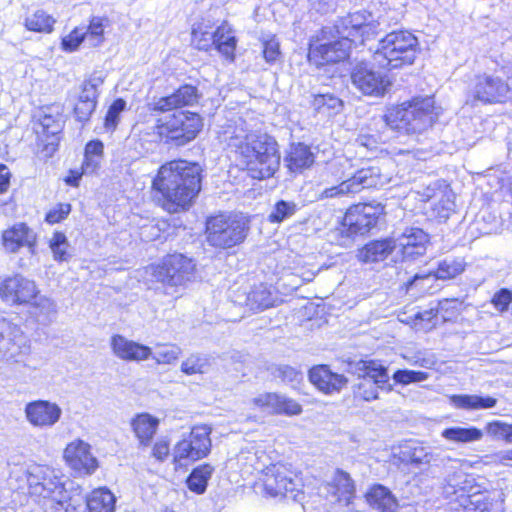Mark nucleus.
<instances>
[{"label": "nucleus", "mask_w": 512, "mask_h": 512, "mask_svg": "<svg viewBox=\"0 0 512 512\" xmlns=\"http://www.w3.org/2000/svg\"><path fill=\"white\" fill-rule=\"evenodd\" d=\"M102 84L103 79L96 76L82 83L81 91L74 106V117L78 122L85 124L90 120L98 103V87Z\"/></svg>", "instance_id": "obj_17"}, {"label": "nucleus", "mask_w": 512, "mask_h": 512, "mask_svg": "<svg viewBox=\"0 0 512 512\" xmlns=\"http://www.w3.org/2000/svg\"><path fill=\"white\" fill-rule=\"evenodd\" d=\"M68 247L69 243L66 235L62 232H55L50 240V248L53 252L54 260L59 262L68 261L71 257L67 251Z\"/></svg>", "instance_id": "obj_50"}, {"label": "nucleus", "mask_w": 512, "mask_h": 512, "mask_svg": "<svg viewBox=\"0 0 512 512\" xmlns=\"http://www.w3.org/2000/svg\"><path fill=\"white\" fill-rule=\"evenodd\" d=\"M253 403L273 414L295 416L302 412V406L298 402L278 393L260 394L253 399Z\"/></svg>", "instance_id": "obj_24"}, {"label": "nucleus", "mask_w": 512, "mask_h": 512, "mask_svg": "<svg viewBox=\"0 0 512 512\" xmlns=\"http://www.w3.org/2000/svg\"><path fill=\"white\" fill-rule=\"evenodd\" d=\"M375 66L373 61L357 62L350 73L351 83L363 95L382 97L392 83L385 73L376 71Z\"/></svg>", "instance_id": "obj_9"}, {"label": "nucleus", "mask_w": 512, "mask_h": 512, "mask_svg": "<svg viewBox=\"0 0 512 512\" xmlns=\"http://www.w3.org/2000/svg\"><path fill=\"white\" fill-rule=\"evenodd\" d=\"M108 23L109 20L105 17H93L89 26L84 28L87 41L91 46L97 47L103 42L104 29Z\"/></svg>", "instance_id": "obj_47"}, {"label": "nucleus", "mask_w": 512, "mask_h": 512, "mask_svg": "<svg viewBox=\"0 0 512 512\" xmlns=\"http://www.w3.org/2000/svg\"><path fill=\"white\" fill-rule=\"evenodd\" d=\"M315 161L310 147L304 143H291L284 157L285 166L293 173L310 168Z\"/></svg>", "instance_id": "obj_29"}, {"label": "nucleus", "mask_w": 512, "mask_h": 512, "mask_svg": "<svg viewBox=\"0 0 512 512\" xmlns=\"http://www.w3.org/2000/svg\"><path fill=\"white\" fill-rule=\"evenodd\" d=\"M343 178H346L344 173L336 177V180L341 182L338 185L331 186L323 189L318 196L319 200L328 199V198H340L346 195H349V189L346 187V183H344Z\"/></svg>", "instance_id": "obj_59"}, {"label": "nucleus", "mask_w": 512, "mask_h": 512, "mask_svg": "<svg viewBox=\"0 0 512 512\" xmlns=\"http://www.w3.org/2000/svg\"><path fill=\"white\" fill-rule=\"evenodd\" d=\"M84 506V512L86 509L89 512H114L116 498L114 494L107 488L95 489L88 496L86 501L79 497Z\"/></svg>", "instance_id": "obj_35"}, {"label": "nucleus", "mask_w": 512, "mask_h": 512, "mask_svg": "<svg viewBox=\"0 0 512 512\" xmlns=\"http://www.w3.org/2000/svg\"><path fill=\"white\" fill-rule=\"evenodd\" d=\"M461 303L457 299H443L439 301L437 309L442 313L444 321L455 318L460 310Z\"/></svg>", "instance_id": "obj_60"}, {"label": "nucleus", "mask_w": 512, "mask_h": 512, "mask_svg": "<svg viewBox=\"0 0 512 512\" xmlns=\"http://www.w3.org/2000/svg\"><path fill=\"white\" fill-rule=\"evenodd\" d=\"M311 106L318 113L337 114L342 110L343 102L340 98L331 93L313 95Z\"/></svg>", "instance_id": "obj_43"}, {"label": "nucleus", "mask_w": 512, "mask_h": 512, "mask_svg": "<svg viewBox=\"0 0 512 512\" xmlns=\"http://www.w3.org/2000/svg\"><path fill=\"white\" fill-rule=\"evenodd\" d=\"M310 382L325 394L339 393L348 383V379L333 372L328 365H317L309 370Z\"/></svg>", "instance_id": "obj_23"}, {"label": "nucleus", "mask_w": 512, "mask_h": 512, "mask_svg": "<svg viewBox=\"0 0 512 512\" xmlns=\"http://www.w3.org/2000/svg\"><path fill=\"white\" fill-rule=\"evenodd\" d=\"M233 301L252 311H261L274 306L275 297L268 286L259 284L249 291L238 292Z\"/></svg>", "instance_id": "obj_26"}, {"label": "nucleus", "mask_w": 512, "mask_h": 512, "mask_svg": "<svg viewBox=\"0 0 512 512\" xmlns=\"http://www.w3.org/2000/svg\"><path fill=\"white\" fill-rule=\"evenodd\" d=\"M399 460L413 468L423 469L432 462L438 460L430 447L424 446L415 441H409L400 448Z\"/></svg>", "instance_id": "obj_27"}, {"label": "nucleus", "mask_w": 512, "mask_h": 512, "mask_svg": "<svg viewBox=\"0 0 512 512\" xmlns=\"http://www.w3.org/2000/svg\"><path fill=\"white\" fill-rule=\"evenodd\" d=\"M181 349L176 345H164L159 347L152 357L159 364H171L178 359Z\"/></svg>", "instance_id": "obj_57"}, {"label": "nucleus", "mask_w": 512, "mask_h": 512, "mask_svg": "<svg viewBox=\"0 0 512 512\" xmlns=\"http://www.w3.org/2000/svg\"><path fill=\"white\" fill-rule=\"evenodd\" d=\"M200 98L197 87L185 84L180 86L171 95L161 97L150 104L154 112H168L183 106H193Z\"/></svg>", "instance_id": "obj_21"}, {"label": "nucleus", "mask_w": 512, "mask_h": 512, "mask_svg": "<svg viewBox=\"0 0 512 512\" xmlns=\"http://www.w3.org/2000/svg\"><path fill=\"white\" fill-rule=\"evenodd\" d=\"M263 483L265 490L271 496H288V494H291L294 500H297V496L303 487L301 477L281 464L267 468Z\"/></svg>", "instance_id": "obj_13"}, {"label": "nucleus", "mask_w": 512, "mask_h": 512, "mask_svg": "<svg viewBox=\"0 0 512 512\" xmlns=\"http://www.w3.org/2000/svg\"><path fill=\"white\" fill-rule=\"evenodd\" d=\"M392 379L396 384L409 385L419 383L428 379V373L408 369H398L394 372Z\"/></svg>", "instance_id": "obj_54"}, {"label": "nucleus", "mask_w": 512, "mask_h": 512, "mask_svg": "<svg viewBox=\"0 0 512 512\" xmlns=\"http://www.w3.org/2000/svg\"><path fill=\"white\" fill-rule=\"evenodd\" d=\"M39 126L41 131L37 130V133L45 135L47 140L51 138L47 146H50L51 150L54 151L59 140L58 135L62 131V115L58 112L52 113L50 109L44 110L39 115Z\"/></svg>", "instance_id": "obj_34"}, {"label": "nucleus", "mask_w": 512, "mask_h": 512, "mask_svg": "<svg viewBox=\"0 0 512 512\" xmlns=\"http://www.w3.org/2000/svg\"><path fill=\"white\" fill-rule=\"evenodd\" d=\"M382 208L371 204H358L350 207L342 221L341 233L348 237L364 235L377 224Z\"/></svg>", "instance_id": "obj_14"}, {"label": "nucleus", "mask_w": 512, "mask_h": 512, "mask_svg": "<svg viewBox=\"0 0 512 512\" xmlns=\"http://www.w3.org/2000/svg\"><path fill=\"white\" fill-rule=\"evenodd\" d=\"M446 469L443 491L447 497L456 495L458 492L470 493L474 490V478L463 472L459 467V461L450 457L440 459Z\"/></svg>", "instance_id": "obj_18"}, {"label": "nucleus", "mask_w": 512, "mask_h": 512, "mask_svg": "<svg viewBox=\"0 0 512 512\" xmlns=\"http://www.w3.org/2000/svg\"><path fill=\"white\" fill-rule=\"evenodd\" d=\"M347 16V22L354 28L357 38H361V43L364 42V36L368 35L372 30L371 24H369L368 18L370 14L366 11H358L355 13H350Z\"/></svg>", "instance_id": "obj_49"}, {"label": "nucleus", "mask_w": 512, "mask_h": 512, "mask_svg": "<svg viewBox=\"0 0 512 512\" xmlns=\"http://www.w3.org/2000/svg\"><path fill=\"white\" fill-rule=\"evenodd\" d=\"M37 294L35 282L20 274L8 277L0 284V297L13 304L29 303Z\"/></svg>", "instance_id": "obj_16"}, {"label": "nucleus", "mask_w": 512, "mask_h": 512, "mask_svg": "<svg viewBox=\"0 0 512 512\" xmlns=\"http://www.w3.org/2000/svg\"><path fill=\"white\" fill-rule=\"evenodd\" d=\"M192 44L198 49L209 51L214 47L213 32L203 30L201 25L192 30Z\"/></svg>", "instance_id": "obj_56"}, {"label": "nucleus", "mask_w": 512, "mask_h": 512, "mask_svg": "<svg viewBox=\"0 0 512 512\" xmlns=\"http://www.w3.org/2000/svg\"><path fill=\"white\" fill-rule=\"evenodd\" d=\"M396 249L394 239L386 238L367 243L359 250L358 258L365 263H373L385 260Z\"/></svg>", "instance_id": "obj_32"}, {"label": "nucleus", "mask_w": 512, "mask_h": 512, "mask_svg": "<svg viewBox=\"0 0 512 512\" xmlns=\"http://www.w3.org/2000/svg\"><path fill=\"white\" fill-rule=\"evenodd\" d=\"M27 483L31 495L38 496L44 512H84L79 496H71L55 470L47 466L29 469Z\"/></svg>", "instance_id": "obj_3"}, {"label": "nucleus", "mask_w": 512, "mask_h": 512, "mask_svg": "<svg viewBox=\"0 0 512 512\" xmlns=\"http://www.w3.org/2000/svg\"><path fill=\"white\" fill-rule=\"evenodd\" d=\"M202 118L197 113L178 112L173 114L160 128V135L173 141L177 146H183L196 138L202 129Z\"/></svg>", "instance_id": "obj_10"}, {"label": "nucleus", "mask_w": 512, "mask_h": 512, "mask_svg": "<svg viewBox=\"0 0 512 512\" xmlns=\"http://www.w3.org/2000/svg\"><path fill=\"white\" fill-rule=\"evenodd\" d=\"M70 212L71 205L69 203H59L47 212L45 221L49 224L59 223L66 219Z\"/></svg>", "instance_id": "obj_61"}, {"label": "nucleus", "mask_w": 512, "mask_h": 512, "mask_svg": "<svg viewBox=\"0 0 512 512\" xmlns=\"http://www.w3.org/2000/svg\"><path fill=\"white\" fill-rule=\"evenodd\" d=\"M347 16H343L338 18L333 26H325L322 28V37L323 39H329L328 35L335 37L337 39H346L349 41L351 45L356 41V33L354 28L350 26V24L346 21Z\"/></svg>", "instance_id": "obj_42"}, {"label": "nucleus", "mask_w": 512, "mask_h": 512, "mask_svg": "<svg viewBox=\"0 0 512 512\" xmlns=\"http://www.w3.org/2000/svg\"><path fill=\"white\" fill-rule=\"evenodd\" d=\"M202 168L197 163L174 160L163 164L152 181L163 209L169 213L187 211L201 190Z\"/></svg>", "instance_id": "obj_1"}, {"label": "nucleus", "mask_w": 512, "mask_h": 512, "mask_svg": "<svg viewBox=\"0 0 512 512\" xmlns=\"http://www.w3.org/2000/svg\"><path fill=\"white\" fill-rule=\"evenodd\" d=\"M465 269L463 258L447 257L438 263L437 270L433 273L436 279L448 280L455 278Z\"/></svg>", "instance_id": "obj_45"}, {"label": "nucleus", "mask_w": 512, "mask_h": 512, "mask_svg": "<svg viewBox=\"0 0 512 512\" xmlns=\"http://www.w3.org/2000/svg\"><path fill=\"white\" fill-rule=\"evenodd\" d=\"M132 427L140 443L147 445L156 433L158 420L149 414H141L133 420Z\"/></svg>", "instance_id": "obj_39"}, {"label": "nucleus", "mask_w": 512, "mask_h": 512, "mask_svg": "<svg viewBox=\"0 0 512 512\" xmlns=\"http://www.w3.org/2000/svg\"><path fill=\"white\" fill-rule=\"evenodd\" d=\"M491 302L499 312H504L512 302V292L503 288L494 294Z\"/></svg>", "instance_id": "obj_64"}, {"label": "nucleus", "mask_w": 512, "mask_h": 512, "mask_svg": "<svg viewBox=\"0 0 512 512\" xmlns=\"http://www.w3.org/2000/svg\"><path fill=\"white\" fill-rule=\"evenodd\" d=\"M441 435L452 442L470 443L481 440L483 432L476 427H450L444 429Z\"/></svg>", "instance_id": "obj_41"}, {"label": "nucleus", "mask_w": 512, "mask_h": 512, "mask_svg": "<svg viewBox=\"0 0 512 512\" xmlns=\"http://www.w3.org/2000/svg\"><path fill=\"white\" fill-rule=\"evenodd\" d=\"M263 57L271 65L281 57L280 44L274 37L263 42Z\"/></svg>", "instance_id": "obj_62"}, {"label": "nucleus", "mask_w": 512, "mask_h": 512, "mask_svg": "<svg viewBox=\"0 0 512 512\" xmlns=\"http://www.w3.org/2000/svg\"><path fill=\"white\" fill-rule=\"evenodd\" d=\"M84 40H87L84 28H75L62 39V48L67 52H73L78 49Z\"/></svg>", "instance_id": "obj_58"}, {"label": "nucleus", "mask_w": 512, "mask_h": 512, "mask_svg": "<svg viewBox=\"0 0 512 512\" xmlns=\"http://www.w3.org/2000/svg\"><path fill=\"white\" fill-rule=\"evenodd\" d=\"M2 243L7 252L16 253L27 247L31 254L35 252L36 234L26 224H15L2 233Z\"/></svg>", "instance_id": "obj_25"}, {"label": "nucleus", "mask_w": 512, "mask_h": 512, "mask_svg": "<svg viewBox=\"0 0 512 512\" xmlns=\"http://www.w3.org/2000/svg\"><path fill=\"white\" fill-rule=\"evenodd\" d=\"M346 177V179L343 178V181L349 189V194H356L363 189L377 186L380 178V170L377 167L361 168L351 176L346 175Z\"/></svg>", "instance_id": "obj_31"}, {"label": "nucleus", "mask_w": 512, "mask_h": 512, "mask_svg": "<svg viewBox=\"0 0 512 512\" xmlns=\"http://www.w3.org/2000/svg\"><path fill=\"white\" fill-rule=\"evenodd\" d=\"M432 97H414L397 106L391 107L385 114L386 124L407 135L421 134L436 120Z\"/></svg>", "instance_id": "obj_4"}, {"label": "nucleus", "mask_w": 512, "mask_h": 512, "mask_svg": "<svg viewBox=\"0 0 512 512\" xmlns=\"http://www.w3.org/2000/svg\"><path fill=\"white\" fill-rule=\"evenodd\" d=\"M418 39L409 31L388 33L379 40L372 54L374 65L380 69H401L414 63L418 52Z\"/></svg>", "instance_id": "obj_5"}, {"label": "nucleus", "mask_w": 512, "mask_h": 512, "mask_svg": "<svg viewBox=\"0 0 512 512\" xmlns=\"http://www.w3.org/2000/svg\"><path fill=\"white\" fill-rule=\"evenodd\" d=\"M511 92L512 76L509 83H505L499 77L486 74L477 76L471 89L474 99L483 103L502 102L510 97Z\"/></svg>", "instance_id": "obj_15"}, {"label": "nucleus", "mask_w": 512, "mask_h": 512, "mask_svg": "<svg viewBox=\"0 0 512 512\" xmlns=\"http://www.w3.org/2000/svg\"><path fill=\"white\" fill-rule=\"evenodd\" d=\"M111 347L118 358L127 361H142L152 355L150 347L128 340L122 335H114L112 337Z\"/></svg>", "instance_id": "obj_28"}, {"label": "nucleus", "mask_w": 512, "mask_h": 512, "mask_svg": "<svg viewBox=\"0 0 512 512\" xmlns=\"http://www.w3.org/2000/svg\"><path fill=\"white\" fill-rule=\"evenodd\" d=\"M439 314L437 308H430L424 311H419L413 316V326L418 330L429 331L435 327L434 319Z\"/></svg>", "instance_id": "obj_53"}, {"label": "nucleus", "mask_w": 512, "mask_h": 512, "mask_svg": "<svg viewBox=\"0 0 512 512\" xmlns=\"http://www.w3.org/2000/svg\"><path fill=\"white\" fill-rule=\"evenodd\" d=\"M368 504L380 512H397L399 504L389 488L381 484L373 485L366 493Z\"/></svg>", "instance_id": "obj_30"}, {"label": "nucleus", "mask_w": 512, "mask_h": 512, "mask_svg": "<svg viewBox=\"0 0 512 512\" xmlns=\"http://www.w3.org/2000/svg\"><path fill=\"white\" fill-rule=\"evenodd\" d=\"M227 145L240 158L253 179L270 178L279 169L278 143L267 133L240 131L229 137Z\"/></svg>", "instance_id": "obj_2"}, {"label": "nucleus", "mask_w": 512, "mask_h": 512, "mask_svg": "<svg viewBox=\"0 0 512 512\" xmlns=\"http://www.w3.org/2000/svg\"><path fill=\"white\" fill-rule=\"evenodd\" d=\"M126 109V101L117 98L108 108L104 120V127L107 131H114L119 123L121 113Z\"/></svg>", "instance_id": "obj_51"}, {"label": "nucleus", "mask_w": 512, "mask_h": 512, "mask_svg": "<svg viewBox=\"0 0 512 512\" xmlns=\"http://www.w3.org/2000/svg\"><path fill=\"white\" fill-rule=\"evenodd\" d=\"M214 48L227 60L234 61L237 38L230 25L222 23L213 31Z\"/></svg>", "instance_id": "obj_33"}, {"label": "nucleus", "mask_w": 512, "mask_h": 512, "mask_svg": "<svg viewBox=\"0 0 512 512\" xmlns=\"http://www.w3.org/2000/svg\"><path fill=\"white\" fill-rule=\"evenodd\" d=\"M27 421L34 427L50 428L54 426L62 415V409L53 402L36 400L25 406Z\"/></svg>", "instance_id": "obj_19"}, {"label": "nucleus", "mask_w": 512, "mask_h": 512, "mask_svg": "<svg viewBox=\"0 0 512 512\" xmlns=\"http://www.w3.org/2000/svg\"><path fill=\"white\" fill-rule=\"evenodd\" d=\"M210 363L207 358L199 355H191L182 362L181 371L187 375L197 373H206L209 370Z\"/></svg>", "instance_id": "obj_52"}, {"label": "nucleus", "mask_w": 512, "mask_h": 512, "mask_svg": "<svg viewBox=\"0 0 512 512\" xmlns=\"http://www.w3.org/2000/svg\"><path fill=\"white\" fill-rule=\"evenodd\" d=\"M450 402L456 408L464 410H484L496 406L497 399L492 396H482L476 394L452 395Z\"/></svg>", "instance_id": "obj_36"}, {"label": "nucleus", "mask_w": 512, "mask_h": 512, "mask_svg": "<svg viewBox=\"0 0 512 512\" xmlns=\"http://www.w3.org/2000/svg\"><path fill=\"white\" fill-rule=\"evenodd\" d=\"M64 457L69 466L81 474L90 475L98 467L97 459L90 452V446L83 441L69 444L65 449Z\"/></svg>", "instance_id": "obj_22"}, {"label": "nucleus", "mask_w": 512, "mask_h": 512, "mask_svg": "<svg viewBox=\"0 0 512 512\" xmlns=\"http://www.w3.org/2000/svg\"><path fill=\"white\" fill-rule=\"evenodd\" d=\"M331 487L338 502L349 505L355 496V484L350 475L342 470H337L332 478Z\"/></svg>", "instance_id": "obj_37"}, {"label": "nucleus", "mask_w": 512, "mask_h": 512, "mask_svg": "<svg viewBox=\"0 0 512 512\" xmlns=\"http://www.w3.org/2000/svg\"><path fill=\"white\" fill-rule=\"evenodd\" d=\"M211 432L212 429L207 425L194 426L190 433L176 444L174 461H197L207 457L212 446Z\"/></svg>", "instance_id": "obj_11"}, {"label": "nucleus", "mask_w": 512, "mask_h": 512, "mask_svg": "<svg viewBox=\"0 0 512 512\" xmlns=\"http://www.w3.org/2000/svg\"><path fill=\"white\" fill-rule=\"evenodd\" d=\"M152 277L165 287L167 294H172L177 287L193 280L195 264L182 254L168 255L152 268Z\"/></svg>", "instance_id": "obj_8"}, {"label": "nucleus", "mask_w": 512, "mask_h": 512, "mask_svg": "<svg viewBox=\"0 0 512 512\" xmlns=\"http://www.w3.org/2000/svg\"><path fill=\"white\" fill-rule=\"evenodd\" d=\"M351 373L359 378L354 394L365 401L378 398V390L390 392L393 385L390 383L388 370L374 361H358L349 364Z\"/></svg>", "instance_id": "obj_7"}, {"label": "nucleus", "mask_w": 512, "mask_h": 512, "mask_svg": "<svg viewBox=\"0 0 512 512\" xmlns=\"http://www.w3.org/2000/svg\"><path fill=\"white\" fill-rule=\"evenodd\" d=\"M214 472L210 464H202L195 467L189 474L186 483L190 491L196 494H203L208 485V481Z\"/></svg>", "instance_id": "obj_40"}, {"label": "nucleus", "mask_w": 512, "mask_h": 512, "mask_svg": "<svg viewBox=\"0 0 512 512\" xmlns=\"http://www.w3.org/2000/svg\"><path fill=\"white\" fill-rule=\"evenodd\" d=\"M467 494L468 497L470 498V503L475 505L476 508L481 511L488 510L489 507L492 505L493 499L490 497L487 491L481 492L478 490H471V492Z\"/></svg>", "instance_id": "obj_63"}, {"label": "nucleus", "mask_w": 512, "mask_h": 512, "mask_svg": "<svg viewBox=\"0 0 512 512\" xmlns=\"http://www.w3.org/2000/svg\"><path fill=\"white\" fill-rule=\"evenodd\" d=\"M394 241L404 260H414L425 254L429 236L420 228L410 227Z\"/></svg>", "instance_id": "obj_20"}, {"label": "nucleus", "mask_w": 512, "mask_h": 512, "mask_svg": "<svg viewBox=\"0 0 512 512\" xmlns=\"http://www.w3.org/2000/svg\"><path fill=\"white\" fill-rule=\"evenodd\" d=\"M27 338L19 330L14 331L13 338H7L5 344L1 346L0 355L7 361H20V356L29 352Z\"/></svg>", "instance_id": "obj_38"}, {"label": "nucleus", "mask_w": 512, "mask_h": 512, "mask_svg": "<svg viewBox=\"0 0 512 512\" xmlns=\"http://www.w3.org/2000/svg\"><path fill=\"white\" fill-rule=\"evenodd\" d=\"M299 209V205L294 201L278 200L268 215V221L273 224L282 223L292 218Z\"/></svg>", "instance_id": "obj_44"}, {"label": "nucleus", "mask_w": 512, "mask_h": 512, "mask_svg": "<svg viewBox=\"0 0 512 512\" xmlns=\"http://www.w3.org/2000/svg\"><path fill=\"white\" fill-rule=\"evenodd\" d=\"M269 371L274 378L291 385H296L303 379L302 372L289 365H272Z\"/></svg>", "instance_id": "obj_48"}, {"label": "nucleus", "mask_w": 512, "mask_h": 512, "mask_svg": "<svg viewBox=\"0 0 512 512\" xmlns=\"http://www.w3.org/2000/svg\"><path fill=\"white\" fill-rule=\"evenodd\" d=\"M248 231L249 223L240 214L222 213L206 221L207 242L215 248L229 249L241 244Z\"/></svg>", "instance_id": "obj_6"}, {"label": "nucleus", "mask_w": 512, "mask_h": 512, "mask_svg": "<svg viewBox=\"0 0 512 512\" xmlns=\"http://www.w3.org/2000/svg\"><path fill=\"white\" fill-rule=\"evenodd\" d=\"M486 432L497 440L512 443V424L502 421H493L486 425Z\"/></svg>", "instance_id": "obj_55"}, {"label": "nucleus", "mask_w": 512, "mask_h": 512, "mask_svg": "<svg viewBox=\"0 0 512 512\" xmlns=\"http://www.w3.org/2000/svg\"><path fill=\"white\" fill-rule=\"evenodd\" d=\"M329 39L320 36L309 45L308 60L311 64L321 67L339 63L349 57L350 44L346 39H337L328 35Z\"/></svg>", "instance_id": "obj_12"}, {"label": "nucleus", "mask_w": 512, "mask_h": 512, "mask_svg": "<svg viewBox=\"0 0 512 512\" xmlns=\"http://www.w3.org/2000/svg\"><path fill=\"white\" fill-rule=\"evenodd\" d=\"M54 23L55 19L44 10H36L25 18V27L38 33L52 32Z\"/></svg>", "instance_id": "obj_46"}]
</instances>
